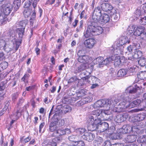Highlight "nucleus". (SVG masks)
Returning a JSON list of instances; mask_svg holds the SVG:
<instances>
[{"mask_svg": "<svg viewBox=\"0 0 146 146\" xmlns=\"http://www.w3.org/2000/svg\"><path fill=\"white\" fill-rule=\"evenodd\" d=\"M119 42L120 44L122 45L125 44H129L130 41L127 37H123L120 38Z\"/></svg>", "mask_w": 146, "mask_h": 146, "instance_id": "obj_32", "label": "nucleus"}, {"mask_svg": "<svg viewBox=\"0 0 146 146\" xmlns=\"http://www.w3.org/2000/svg\"><path fill=\"white\" fill-rule=\"evenodd\" d=\"M111 57H114V58L112 59V61H114V64L116 66H118L122 62L119 56H113Z\"/></svg>", "mask_w": 146, "mask_h": 146, "instance_id": "obj_24", "label": "nucleus"}, {"mask_svg": "<svg viewBox=\"0 0 146 146\" xmlns=\"http://www.w3.org/2000/svg\"><path fill=\"white\" fill-rule=\"evenodd\" d=\"M103 140L101 137H100L94 141V146H101Z\"/></svg>", "mask_w": 146, "mask_h": 146, "instance_id": "obj_42", "label": "nucleus"}, {"mask_svg": "<svg viewBox=\"0 0 146 146\" xmlns=\"http://www.w3.org/2000/svg\"><path fill=\"white\" fill-rule=\"evenodd\" d=\"M71 110V108L68 105L65 106L63 107V110L65 113L70 111Z\"/></svg>", "mask_w": 146, "mask_h": 146, "instance_id": "obj_51", "label": "nucleus"}, {"mask_svg": "<svg viewBox=\"0 0 146 146\" xmlns=\"http://www.w3.org/2000/svg\"><path fill=\"white\" fill-rule=\"evenodd\" d=\"M141 103V100L140 99H137L130 103L129 108H131L135 107L138 106Z\"/></svg>", "mask_w": 146, "mask_h": 146, "instance_id": "obj_27", "label": "nucleus"}, {"mask_svg": "<svg viewBox=\"0 0 146 146\" xmlns=\"http://www.w3.org/2000/svg\"><path fill=\"white\" fill-rule=\"evenodd\" d=\"M88 66L86 64H81L76 68L75 72L76 73H79L86 70Z\"/></svg>", "mask_w": 146, "mask_h": 146, "instance_id": "obj_17", "label": "nucleus"}, {"mask_svg": "<svg viewBox=\"0 0 146 146\" xmlns=\"http://www.w3.org/2000/svg\"><path fill=\"white\" fill-rule=\"evenodd\" d=\"M140 37L142 39L146 40V32L144 31V30H143V32H142Z\"/></svg>", "mask_w": 146, "mask_h": 146, "instance_id": "obj_64", "label": "nucleus"}, {"mask_svg": "<svg viewBox=\"0 0 146 146\" xmlns=\"http://www.w3.org/2000/svg\"><path fill=\"white\" fill-rule=\"evenodd\" d=\"M62 140V139L60 137H55L52 140L46 139L44 140L42 144L45 145L46 146H51L53 144L54 145V146H56L57 143L61 142Z\"/></svg>", "mask_w": 146, "mask_h": 146, "instance_id": "obj_5", "label": "nucleus"}, {"mask_svg": "<svg viewBox=\"0 0 146 146\" xmlns=\"http://www.w3.org/2000/svg\"><path fill=\"white\" fill-rule=\"evenodd\" d=\"M114 57H111H111L107 58L104 60H103L102 62V64H100L101 65L100 67H103L104 65L108 64L111 62L112 61V59H114Z\"/></svg>", "mask_w": 146, "mask_h": 146, "instance_id": "obj_28", "label": "nucleus"}, {"mask_svg": "<svg viewBox=\"0 0 146 146\" xmlns=\"http://www.w3.org/2000/svg\"><path fill=\"white\" fill-rule=\"evenodd\" d=\"M27 21L23 20L20 22H17L16 24V26L17 27H20L22 28L25 29L27 24Z\"/></svg>", "mask_w": 146, "mask_h": 146, "instance_id": "obj_34", "label": "nucleus"}, {"mask_svg": "<svg viewBox=\"0 0 146 146\" xmlns=\"http://www.w3.org/2000/svg\"><path fill=\"white\" fill-rule=\"evenodd\" d=\"M137 78L140 80H144V71H141L137 75Z\"/></svg>", "mask_w": 146, "mask_h": 146, "instance_id": "obj_57", "label": "nucleus"}, {"mask_svg": "<svg viewBox=\"0 0 146 146\" xmlns=\"http://www.w3.org/2000/svg\"><path fill=\"white\" fill-rule=\"evenodd\" d=\"M118 102V100L116 98L112 99L110 100L107 99H102L98 100L95 103L93 107L96 109L103 107L106 108L107 110L112 109Z\"/></svg>", "mask_w": 146, "mask_h": 146, "instance_id": "obj_3", "label": "nucleus"}, {"mask_svg": "<svg viewBox=\"0 0 146 146\" xmlns=\"http://www.w3.org/2000/svg\"><path fill=\"white\" fill-rule=\"evenodd\" d=\"M83 23L84 21L82 20H81L80 22L79 27H77L76 29V31L77 32H78L81 31L82 29Z\"/></svg>", "mask_w": 146, "mask_h": 146, "instance_id": "obj_55", "label": "nucleus"}, {"mask_svg": "<svg viewBox=\"0 0 146 146\" xmlns=\"http://www.w3.org/2000/svg\"><path fill=\"white\" fill-rule=\"evenodd\" d=\"M3 10V13H2L3 16H5L7 18V15H9L13 9V6L10 3L3 4L1 6Z\"/></svg>", "mask_w": 146, "mask_h": 146, "instance_id": "obj_6", "label": "nucleus"}, {"mask_svg": "<svg viewBox=\"0 0 146 146\" xmlns=\"http://www.w3.org/2000/svg\"><path fill=\"white\" fill-rule=\"evenodd\" d=\"M52 119L59 126H63L65 123V120L63 119H60V116L58 112H56L53 115Z\"/></svg>", "mask_w": 146, "mask_h": 146, "instance_id": "obj_7", "label": "nucleus"}, {"mask_svg": "<svg viewBox=\"0 0 146 146\" xmlns=\"http://www.w3.org/2000/svg\"><path fill=\"white\" fill-rule=\"evenodd\" d=\"M86 94L84 90H81L77 93L76 97L78 98V100L80 98H81L83 96H84Z\"/></svg>", "mask_w": 146, "mask_h": 146, "instance_id": "obj_45", "label": "nucleus"}, {"mask_svg": "<svg viewBox=\"0 0 146 146\" xmlns=\"http://www.w3.org/2000/svg\"><path fill=\"white\" fill-rule=\"evenodd\" d=\"M127 113H123L118 114L116 116L115 120L117 123H121L126 120L128 117Z\"/></svg>", "mask_w": 146, "mask_h": 146, "instance_id": "obj_10", "label": "nucleus"}, {"mask_svg": "<svg viewBox=\"0 0 146 146\" xmlns=\"http://www.w3.org/2000/svg\"><path fill=\"white\" fill-rule=\"evenodd\" d=\"M70 98V96L68 95H65L63 97V100L65 101L66 103H69L70 99L69 98Z\"/></svg>", "mask_w": 146, "mask_h": 146, "instance_id": "obj_61", "label": "nucleus"}, {"mask_svg": "<svg viewBox=\"0 0 146 146\" xmlns=\"http://www.w3.org/2000/svg\"><path fill=\"white\" fill-rule=\"evenodd\" d=\"M137 137L135 135H128L125 139L126 142L127 143H132L136 139Z\"/></svg>", "mask_w": 146, "mask_h": 146, "instance_id": "obj_21", "label": "nucleus"}, {"mask_svg": "<svg viewBox=\"0 0 146 146\" xmlns=\"http://www.w3.org/2000/svg\"><path fill=\"white\" fill-rule=\"evenodd\" d=\"M122 102L119 103V105L121 106L120 108L122 109H125L126 108H129L130 105V101H125L124 100H122Z\"/></svg>", "mask_w": 146, "mask_h": 146, "instance_id": "obj_30", "label": "nucleus"}, {"mask_svg": "<svg viewBox=\"0 0 146 146\" xmlns=\"http://www.w3.org/2000/svg\"><path fill=\"white\" fill-rule=\"evenodd\" d=\"M110 20V17L107 14H104L102 17H100V20L98 22L100 21L102 24H105L108 22Z\"/></svg>", "mask_w": 146, "mask_h": 146, "instance_id": "obj_22", "label": "nucleus"}, {"mask_svg": "<svg viewBox=\"0 0 146 146\" xmlns=\"http://www.w3.org/2000/svg\"><path fill=\"white\" fill-rule=\"evenodd\" d=\"M141 52L140 50L135 51L133 55V57L135 59L138 58L141 56Z\"/></svg>", "mask_w": 146, "mask_h": 146, "instance_id": "obj_49", "label": "nucleus"}, {"mask_svg": "<svg viewBox=\"0 0 146 146\" xmlns=\"http://www.w3.org/2000/svg\"><path fill=\"white\" fill-rule=\"evenodd\" d=\"M95 40L93 38H89L85 40L84 44L85 47L89 48H91L93 47L95 44Z\"/></svg>", "mask_w": 146, "mask_h": 146, "instance_id": "obj_12", "label": "nucleus"}, {"mask_svg": "<svg viewBox=\"0 0 146 146\" xmlns=\"http://www.w3.org/2000/svg\"><path fill=\"white\" fill-rule=\"evenodd\" d=\"M70 98V96L68 95H65L63 97V100L65 101L66 103H69L70 99L69 98Z\"/></svg>", "mask_w": 146, "mask_h": 146, "instance_id": "obj_60", "label": "nucleus"}, {"mask_svg": "<svg viewBox=\"0 0 146 146\" xmlns=\"http://www.w3.org/2000/svg\"><path fill=\"white\" fill-rule=\"evenodd\" d=\"M145 29V28L143 27H137L135 30L133 35L135 36H140L142 32H143V30Z\"/></svg>", "mask_w": 146, "mask_h": 146, "instance_id": "obj_19", "label": "nucleus"}, {"mask_svg": "<svg viewBox=\"0 0 146 146\" xmlns=\"http://www.w3.org/2000/svg\"><path fill=\"white\" fill-rule=\"evenodd\" d=\"M100 127L101 131L106 132L108 128L109 125L108 123L104 122L101 123Z\"/></svg>", "mask_w": 146, "mask_h": 146, "instance_id": "obj_33", "label": "nucleus"}, {"mask_svg": "<svg viewBox=\"0 0 146 146\" xmlns=\"http://www.w3.org/2000/svg\"><path fill=\"white\" fill-rule=\"evenodd\" d=\"M24 101V99L23 97L19 98L17 104L15 107L16 108H18L19 107L21 106Z\"/></svg>", "mask_w": 146, "mask_h": 146, "instance_id": "obj_44", "label": "nucleus"}, {"mask_svg": "<svg viewBox=\"0 0 146 146\" xmlns=\"http://www.w3.org/2000/svg\"><path fill=\"white\" fill-rule=\"evenodd\" d=\"M134 14L135 16L138 18L143 14V11L141 8H138L134 12Z\"/></svg>", "mask_w": 146, "mask_h": 146, "instance_id": "obj_31", "label": "nucleus"}, {"mask_svg": "<svg viewBox=\"0 0 146 146\" xmlns=\"http://www.w3.org/2000/svg\"><path fill=\"white\" fill-rule=\"evenodd\" d=\"M73 144L74 146H84V142L82 140L76 141Z\"/></svg>", "mask_w": 146, "mask_h": 146, "instance_id": "obj_52", "label": "nucleus"}, {"mask_svg": "<svg viewBox=\"0 0 146 146\" xmlns=\"http://www.w3.org/2000/svg\"><path fill=\"white\" fill-rule=\"evenodd\" d=\"M86 131V130L84 128H79L76 130V133L78 135L84 134Z\"/></svg>", "mask_w": 146, "mask_h": 146, "instance_id": "obj_50", "label": "nucleus"}, {"mask_svg": "<svg viewBox=\"0 0 146 146\" xmlns=\"http://www.w3.org/2000/svg\"><path fill=\"white\" fill-rule=\"evenodd\" d=\"M21 4V0H14L13 5V7L14 8V11H17L19 8Z\"/></svg>", "mask_w": 146, "mask_h": 146, "instance_id": "obj_26", "label": "nucleus"}, {"mask_svg": "<svg viewBox=\"0 0 146 146\" xmlns=\"http://www.w3.org/2000/svg\"><path fill=\"white\" fill-rule=\"evenodd\" d=\"M106 111L103 110H97L93 111L92 115L88 117L87 121L89 123L91 122L99 127L101 124L102 121L107 120L109 119Z\"/></svg>", "mask_w": 146, "mask_h": 146, "instance_id": "obj_1", "label": "nucleus"}, {"mask_svg": "<svg viewBox=\"0 0 146 146\" xmlns=\"http://www.w3.org/2000/svg\"><path fill=\"white\" fill-rule=\"evenodd\" d=\"M104 60L103 58L102 57H98L96 59H95L94 60V62L96 64H98V67L99 68L101 67H100V64H102V62L103 60Z\"/></svg>", "mask_w": 146, "mask_h": 146, "instance_id": "obj_36", "label": "nucleus"}, {"mask_svg": "<svg viewBox=\"0 0 146 146\" xmlns=\"http://www.w3.org/2000/svg\"><path fill=\"white\" fill-rule=\"evenodd\" d=\"M65 135V131L64 129H59L54 131L53 133V136L55 137H60L62 138V137H59L62 135Z\"/></svg>", "mask_w": 146, "mask_h": 146, "instance_id": "obj_16", "label": "nucleus"}, {"mask_svg": "<svg viewBox=\"0 0 146 146\" xmlns=\"http://www.w3.org/2000/svg\"><path fill=\"white\" fill-rule=\"evenodd\" d=\"M10 34L9 36L10 37V39L12 42L13 44H14L15 43H16L17 42V38L15 36V33L13 31H11L10 33Z\"/></svg>", "mask_w": 146, "mask_h": 146, "instance_id": "obj_41", "label": "nucleus"}, {"mask_svg": "<svg viewBox=\"0 0 146 146\" xmlns=\"http://www.w3.org/2000/svg\"><path fill=\"white\" fill-rule=\"evenodd\" d=\"M23 15L25 17L28 18L30 16V12L28 9H25L23 11Z\"/></svg>", "mask_w": 146, "mask_h": 146, "instance_id": "obj_54", "label": "nucleus"}, {"mask_svg": "<svg viewBox=\"0 0 146 146\" xmlns=\"http://www.w3.org/2000/svg\"><path fill=\"white\" fill-rule=\"evenodd\" d=\"M92 80L93 84H99L100 83V80L98 78L94 76H92L91 77Z\"/></svg>", "mask_w": 146, "mask_h": 146, "instance_id": "obj_53", "label": "nucleus"}, {"mask_svg": "<svg viewBox=\"0 0 146 146\" xmlns=\"http://www.w3.org/2000/svg\"><path fill=\"white\" fill-rule=\"evenodd\" d=\"M36 18V12L34 9L33 11V13L30 19V24L31 26H33L34 23L35 22Z\"/></svg>", "mask_w": 146, "mask_h": 146, "instance_id": "obj_29", "label": "nucleus"}, {"mask_svg": "<svg viewBox=\"0 0 146 146\" xmlns=\"http://www.w3.org/2000/svg\"><path fill=\"white\" fill-rule=\"evenodd\" d=\"M56 124V122L52 120L49 126V129L50 131L52 132L56 130L57 128Z\"/></svg>", "mask_w": 146, "mask_h": 146, "instance_id": "obj_35", "label": "nucleus"}, {"mask_svg": "<svg viewBox=\"0 0 146 146\" xmlns=\"http://www.w3.org/2000/svg\"><path fill=\"white\" fill-rule=\"evenodd\" d=\"M138 141L140 143H143L146 142V135H143L142 137H140L138 139Z\"/></svg>", "mask_w": 146, "mask_h": 146, "instance_id": "obj_58", "label": "nucleus"}, {"mask_svg": "<svg viewBox=\"0 0 146 146\" xmlns=\"http://www.w3.org/2000/svg\"><path fill=\"white\" fill-rule=\"evenodd\" d=\"M91 58H90L87 55H84L78 57L77 59L78 62L80 63H87L91 60Z\"/></svg>", "mask_w": 146, "mask_h": 146, "instance_id": "obj_14", "label": "nucleus"}, {"mask_svg": "<svg viewBox=\"0 0 146 146\" xmlns=\"http://www.w3.org/2000/svg\"><path fill=\"white\" fill-rule=\"evenodd\" d=\"M25 29L21 28H17L16 31L19 35V37L22 38L23 35L25 32Z\"/></svg>", "mask_w": 146, "mask_h": 146, "instance_id": "obj_38", "label": "nucleus"}, {"mask_svg": "<svg viewBox=\"0 0 146 146\" xmlns=\"http://www.w3.org/2000/svg\"><path fill=\"white\" fill-rule=\"evenodd\" d=\"M132 45L133 46V50L138 49L140 48V45L137 40L133 41Z\"/></svg>", "mask_w": 146, "mask_h": 146, "instance_id": "obj_43", "label": "nucleus"}, {"mask_svg": "<svg viewBox=\"0 0 146 146\" xmlns=\"http://www.w3.org/2000/svg\"><path fill=\"white\" fill-rule=\"evenodd\" d=\"M123 129L124 131V133H127L128 132H130L131 131L134 132L137 131L139 130L138 128H136L135 126H131L129 125H125L123 126Z\"/></svg>", "mask_w": 146, "mask_h": 146, "instance_id": "obj_9", "label": "nucleus"}, {"mask_svg": "<svg viewBox=\"0 0 146 146\" xmlns=\"http://www.w3.org/2000/svg\"><path fill=\"white\" fill-rule=\"evenodd\" d=\"M98 23L93 20L88 22L86 31L84 33L86 38L99 35L102 33L103 29L102 27L98 26Z\"/></svg>", "mask_w": 146, "mask_h": 146, "instance_id": "obj_2", "label": "nucleus"}, {"mask_svg": "<svg viewBox=\"0 0 146 146\" xmlns=\"http://www.w3.org/2000/svg\"><path fill=\"white\" fill-rule=\"evenodd\" d=\"M8 66V63L5 61L2 62L0 64V67L2 68V70L5 69Z\"/></svg>", "mask_w": 146, "mask_h": 146, "instance_id": "obj_56", "label": "nucleus"}, {"mask_svg": "<svg viewBox=\"0 0 146 146\" xmlns=\"http://www.w3.org/2000/svg\"><path fill=\"white\" fill-rule=\"evenodd\" d=\"M138 63L139 65L143 67L146 65V59L141 58L138 61Z\"/></svg>", "mask_w": 146, "mask_h": 146, "instance_id": "obj_47", "label": "nucleus"}, {"mask_svg": "<svg viewBox=\"0 0 146 146\" xmlns=\"http://www.w3.org/2000/svg\"><path fill=\"white\" fill-rule=\"evenodd\" d=\"M27 106V105H25L23 107V109L22 108H18V109H17V110L15 113L14 114H13L16 117V119H17L19 117L21 116V113L24 111L23 109H24V108L26 109V107Z\"/></svg>", "mask_w": 146, "mask_h": 146, "instance_id": "obj_18", "label": "nucleus"}, {"mask_svg": "<svg viewBox=\"0 0 146 146\" xmlns=\"http://www.w3.org/2000/svg\"><path fill=\"white\" fill-rule=\"evenodd\" d=\"M6 45V43L5 40L3 39L0 40V49L5 50Z\"/></svg>", "mask_w": 146, "mask_h": 146, "instance_id": "obj_46", "label": "nucleus"}, {"mask_svg": "<svg viewBox=\"0 0 146 146\" xmlns=\"http://www.w3.org/2000/svg\"><path fill=\"white\" fill-rule=\"evenodd\" d=\"M119 15L118 13H115L113 14L111 16V17L112 19H113L114 21H116L117 20L119 19Z\"/></svg>", "mask_w": 146, "mask_h": 146, "instance_id": "obj_59", "label": "nucleus"}, {"mask_svg": "<svg viewBox=\"0 0 146 146\" xmlns=\"http://www.w3.org/2000/svg\"><path fill=\"white\" fill-rule=\"evenodd\" d=\"M94 137V135L92 133L88 132H86L82 136V137L83 139L88 141H92Z\"/></svg>", "mask_w": 146, "mask_h": 146, "instance_id": "obj_13", "label": "nucleus"}, {"mask_svg": "<svg viewBox=\"0 0 146 146\" xmlns=\"http://www.w3.org/2000/svg\"><path fill=\"white\" fill-rule=\"evenodd\" d=\"M115 130V127L113 126H111L110 127L108 128L107 130L106 131V133L109 135L111 136V137L112 139H117L116 137H115L114 136H115L116 134L113 133L114 131Z\"/></svg>", "mask_w": 146, "mask_h": 146, "instance_id": "obj_11", "label": "nucleus"}, {"mask_svg": "<svg viewBox=\"0 0 146 146\" xmlns=\"http://www.w3.org/2000/svg\"><path fill=\"white\" fill-rule=\"evenodd\" d=\"M146 119V113L143 112L137 114L132 117V120L133 122H136L143 120L145 121Z\"/></svg>", "mask_w": 146, "mask_h": 146, "instance_id": "obj_8", "label": "nucleus"}, {"mask_svg": "<svg viewBox=\"0 0 146 146\" xmlns=\"http://www.w3.org/2000/svg\"><path fill=\"white\" fill-rule=\"evenodd\" d=\"M100 7L103 10L106 12L110 11L113 8L112 6L108 3H102Z\"/></svg>", "mask_w": 146, "mask_h": 146, "instance_id": "obj_15", "label": "nucleus"}, {"mask_svg": "<svg viewBox=\"0 0 146 146\" xmlns=\"http://www.w3.org/2000/svg\"><path fill=\"white\" fill-rule=\"evenodd\" d=\"M101 7L98 6L96 7L93 12L92 16V20L93 21L98 22L102 16L101 9Z\"/></svg>", "mask_w": 146, "mask_h": 146, "instance_id": "obj_4", "label": "nucleus"}, {"mask_svg": "<svg viewBox=\"0 0 146 146\" xmlns=\"http://www.w3.org/2000/svg\"><path fill=\"white\" fill-rule=\"evenodd\" d=\"M135 85V87L130 86L127 88L126 89V92H127L128 94H134L137 92V90L139 89V87H137V88L136 87Z\"/></svg>", "mask_w": 146, "mask_h": 146, "instance_id": "obj_20", "label": "nucleus"}, {"mask_svg": "<svg viewBox=\"0 0 146 146\" xmlns=\"http://www.w3.org/2000/svg\"><path fill=\"white\" fill-rule=\"evenodd\" d=\"M127 72V70L126 69H121L118 71L117 74V76L118 78L123 77L126 75Z\"/></svg>", "mask_w": 146, "mask_h": 146, "instance_id": "obj_25", "label": "nucleus"}, {"mask_svg": "<svg viewBox=\"0 0 146 146\" xmlns=\"http://www.w3.org/2000/svg\"><path fill=\"white\" fill-rule=\"evenodd\" d=\"M7 20V19L6 18L5 16H3V15L2 14L1 15V14L0 15V22L3 23Z\"/></svg>", "mask_w": 146, "mask_h": 146, "instance_id": "obj_63", "label": "nucleus"}, {"mask_svg": "<svg viewBox=\"0 0 146 146\" xmlns=\"http://www.w3.org/2000/svg\"><path fill=\"white\" fill-rule=\"evenodd\" d=\"M121 99V100H124L125 101H130L131 99L129 97V94L127 92H126V90L125 92L121 94L120 95Z\"/></svg>", "mask_w": 146, "mask_h": 146, "instance_id": "obj_23", "label": "nucleus"}, {"mask_svg": "<svg viewBox=\"0 0 146 146\" xmlns=\"http://www.w3.org/2000/svg\"><path fill=\"white\" fill-rule=\"evenodd\" d=\"M88 99V97H87L81 100L77 103L76 106H80L86 103L87 102V103L88 102L87 100Z\"/></svg>", "mask_w": 146, "mask_h": 146, "instance_id": "obj_40", "label": "nucleus"}, {"mask_svg": "<svg viewBox=\"0 0 146 146\" xmlns=\"http://www.w3.org/2000/svg\"><path fill=\"white\" fill-rule=\"evenodd\" d=\"M135 68L133 66L129 67L127 69V72L129 73L130 75H133L135 72Z\"/></svg>", "mask_w": 146, "mask_h": 146, "instance_id": "obj_48", "label": "nucleus"}, {"mask_svg": "<svg viewBox=\"0 0 146 146\" xmlns=\"http://www.w3.org/2000/svg\"><path fill=\"white\" fill-rule=\"evenodd\" d=\"M89 123L90 124H89V126L88 127V130L91 131H93L96 130V129L99 128L98 125H96L94 124L93 122L92 123L90 122Z\"/></svg>", "mask_w": 146, "mask_h": 146, "instance_id": "obj_37", "label": "nucleus"}, {"mask_svg": "<svg viewBox=\"0 0 146 146\" xmlns=\"http://www.w3.org/2000/svg\"><path fill=\"white\" fill-rule=\"evenodd\" d=\"M19 96V94L17 93H15L12 95V101L13 102H15L17 98Z\"/></svg>", "mask_w": 146, "mask_h": 146, "instance_id": "obj_62", "label": "nucleus"}, {"mask_svg": "<svg viewBox=\"0 0 146 146\" xmlns=\"http://www.w3.org/2000/svg\"><path fill=\"white\" fill-rule=\"evenodd\" d=\"M68 139L70 141L74 143L79 139V137L77 135H72L69 136Z\"/></svg>", "mask_w": 146, "mask_h": 146, "instance_id": "obj_39", "label": "nucleus"}]
</instances>
